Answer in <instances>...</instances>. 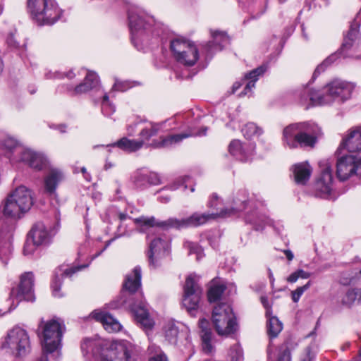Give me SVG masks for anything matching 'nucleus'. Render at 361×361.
I'll list each match as a JSON object with an SVG mask.
<instances>
[{"label": "nucleus", "instance_id": "nucleus-64", "mask_svg": "<svg viewBox=\"0 0 361 361\" xmlns=\"http://www.w3.org/2000/svg\"><path fill=\"white\" fill-rule=\"evenodd\" d=\"M358 355H359V357H360L359 361H361V347L360 348V350L358 351Z\"/></svg>", "mask_w": 361, "mask_h": 361}, {"label": "nucleus", "instance_id": "nucleus-34", "mask_svg": "<svg viewBox=\"0 0 361 361\" xmlns=\"http://www.w3.org/2000/svg\"><path fill=\"white\" fill-rule=\"evenodd\" d=\"M164 334L169 343L176 344L180 331L178 326L173 322H168L164 325Z\"/></svg>", "mask_w": 361, "mask_h": 361}, {"label": "nucleus", "instance_id": "nucleus-38", "mask_svg": "<svg viewBox=\"0 0 361 361\" xmlns=\"http://www.w3.org/2000/svg\"><path fill=\"white\" fill-rule=\"evenodd\" d=\"M361 300V288L348 290L342 299V302L346 305H352L355 300Z\"/></svg>", "mask_w": 361, "mask_h": 361}, {"label": "nucleus", "instance_id": "nucleus-5", "mask_svg": "<svg viewBox=\"0 0 361 361\" xmlns=\"http://www.w3.org/2000/svg\"><path fill=\"white\" fill-rule=\"evenodd\" d=\"M322 135L321 128L311 122H300L286 126L283 130V142L290 148L314 147Z\"/></svg>", "mask_w": 361, "mask_h": 361}, {"label": "nucleus", "instance_id": "nucleus-43", "mask_svg": "<svg viewBox=\"0 0 361 361\" xmlns=\"http://www.w3.org/2000/svg\"><path fill=\"white\" fill-rule=\"evenodd\" d=\"M311 276V273L304 271L303 269H298L292 273L288 278L287 281L289 283H295L299 278L306 279Z\"/></svg>", "mask_w": 361, "mask_h": 361}, {"label": "nucleus", "instance_id": "nucleus-14", "mask_svg": "<svg viewBox=\"0 0 361 361\" xmlns=\"http://www.w3.org/2000/svg\"><path fill=\"white\" fill-rule=\"evenodd\" d=\"M202 296V289L198 285L195 276H188L183 287L182 303L191 315L198 309Z\"/></svg>", "mask_w": 361, "mask_h": 361}, {"label": "nucleus", "instance_id": "nucleus-48", "mask_svg": "<svg viewBox=\"0 0 361 361\" xmlns=\"http://www.w3.org/2000/svg\"><path fill=\"white\" fill-rule=\"evenodd\" d=\"M188 249H189V253L190 254H196L197 255V259H200V257H202V249L201 247H200L197 244L193 243H188Z\"/></svg>", "mask_w": 361, "mask_h": 361}, {"label": "nucleus", "instance_id": "nucleus-37", "mask_svg": "<svg viewBox=\"0 0 361 361\" xmlns=\"http://www.w3.org/2000/svg\"><path fill=\"white\" fill-rule=\"evenodd\" d=\"M226 286L223 283H214L208 290V300L210 302L219 300L226 290Z\"/></svg>", "mask_w": 361, "mask_h": 361}, {"label": "nucleus", "instance_id": "nucleus-15", "mask_svg": "<svg viewBox=\"0 0 361 361\" xmlns=\"http://www.w3.org/2000/svg\"><path fill=\"white\" fill-rule=\"evenodd\" d=\"M56 233L55 227L52 228L42 221H38L32 226L28 237L35 245L46 246L52 241Z\"/></svg>", "mask_w": 361, "mask_h": 361}, {"label": "nucleus", "instance_id": "nucleus-29", "mask_svg": "<svg viewBox=\"0 0 361 361\" xmlns=\"http://www.w3.org/2000/svg\"><path fill=\"white\" fill-rule=\"evenodd\" d=\"M295 180L298 184L305 185L309 180L312 169L307 163H301L294 166Z\"/></svg>", "mask_w": 361, "mask_h": 361}, {"label": "nucleus", "instance_id": "nucleus-39", "mask_svg": "<svg viewBox=\"0 0 361 361\" xmlns=\"http://www.w3.org/2000/svg\"><path fill=\"white\" fill-rule=\"evenodd\" d=\"M244 137L251 138L255 136H259L262 134V130L257 126L254 123H248L242 129Z\"/></svg>", "mask_w": 361, "mask_h": 361}, {"label": "nucleus", "instance_id": "nucleus-8", "mask_svg": "<svg viewBox=\"0 0 361 361\" xmlns=\"http://www.w3.org/2000/svg\"><path fill=\"white\" fill-rule=\"evenodd\" d=\"M64 325L58 319H52L47 322L41 319L39 329L42 330V354L36 361H49L47 355L56 350L61 341Z\"/></svg>", "mask_w": 361, "mask_h": 361}, {"label": "nucleus", "instance_id": "nucleus-18", "mask_svg": "<svg viewBox=\"0 0 361 361\" xmlns=\"http://www.w3.org/2000/svg\"><path fill=\"white\" fill-rule=\"evenodd\" d=\"M207 130V127L202 128L200 131H190L180 134L170 135L166 137H161L160 140H154L152 146L156 148L169 147L180 142L183 139L191 136L205 135Z\"/></svg>", "mask_w": 361, "mask_h": 361}, {"label": "nucleus", "instance_id": "nucleus-62", "mask_svg": "<svg viewBox=\"0 0 361 361\" xmlns=\"http://www.w3.org/2000/svg\"><path fill=\"white\" fill-rule=\"evenodd\" d=\"M240 86V84L239 83H235L233 86V92H235V90H237Z\"/></svg>", "mask_w": 361, "mask_h": 361}, {"label": "nucleus", "instance_id": "nucleus-20", "mask_svg": "<svg viewBox=\"0 0 361 361\" xmlns=\"http://www.w3.org/2000/svg\"><path fill=\"white\" fill-rule=\"evenodd\" d=\"M255 145L250 142H242L239 140H233L228 146L230 154L235 159L245 161L252 155Z\"/></svg>", "mask_w": 361, "mask_h": 361}, {"label": "nucleus", "instance_id": "nucleus-50", "mask_svg": "<svg viewBox=\"0 0 361 361\" xmlns=\"http://www.w3.org/2000/svg\"><path fill=\"white\" fill-rule=\"evenodd\" d=\"M161 183L160 177L157 173L150 172L147 173V183L150 185H159Z\"/></svg>", "mask_w": 361, "mask_h": 361}, {"label": "nucleus", "instance_id": "nucleus-7", "mask_svg": "<svg viewBox=\"0 0 361 361\" xmlns=\"http://www.w3.org/2000/svg\"><path fill=\"white\" fill-rule=\"evenodd\" d=\"M3 145L8 150L7 157L12 161L23 162L37 171L47 166V159L42 154L25 147L12 137L6 138Z\"/></svg>", "mask_w": 361, "mask_h": 361}, {"label": "nucleus", "instance_id": "nucleus-52", "mask_svg": "<svg viewBox=\"0 0 361 361\" xmlns=\"http://www.w3.org/2000/svg\"><path fill=\"white\" fill-rule=\"evenodd\" d=\"M84 267H85V266L74 267L66 269L64 271H63V273L61 275L63 276H71L73 274H75V272L82 269Z\"/></svg>", "mask_w": 361, "mask_h": 361}, {"label": "nucleus", "instance_id": "nucleus-58", "mask_svg": "<svg viewBox=\"0 0 361 361\" xmlns=\"http://www.w3.org/2000/svg\"><path fill=\"white\" fill-rule=\"evenodd\" d=\"M261 301H262V303L263 304V305L267 308L268 307V299L265 297H262L261 298Z\"/></svg>", "mask_w": 361, "mask_h": 361}, {"label": "nucleus", "instance_id": "nucleus-59", "mask_svg": "<svg viewBox=\"0 0 361 361\" xmlns=\"http://www.w3.org/2000/svg\"><path fill=\"white\" fill-rule=\"evenodd\" d=\"M66 125H60L58 126V130L62 133L66 132Z\"/></svg>", "mask_w": 361, "mask_h": 361}, {"label": "nucleus", "instance_id": "nucleus-27", "mask_svg": "<svg viewBox=\"0 0 361 361\" xmlns=\"http://www.w3.org/2000/svg\"><path fill=\"white\" fill-rule=\"evenodd\" d=\"M192 44V42L182 37H177L172 39L170 43V49L174 59L176 61L183 59L181 57L183 52H184L185 50L191 51L190 47Z\"/></svg>", "mask_w": 361, "mask_h": 361}, {"label": "nucleus", "instance_id": "nucleus-57", "mask_svg": "<svg viewBox=\"0 0 361 361\" xmlns=\"http://www.w3.org/2000/svg\"><path fill=\"white\" fill-rule=\"evenodd\" d=\"M306 353H307V357L302 360V361H311L312 358L310 357L311 353V348L310 347H307L306 348Z\"/></svg>", "mask_w": 361, "mask_h": 361}, {"label": "nucleus", "instance_id": "nucleus-19", "mask_svg": "<svg viewBox=\"0 0 361 361\" xmlns=\"http://www.w3.org/2000/svg\"><path fill=\"white\" fill-rule=\"evenodd\" d=\"M130 307L136 321L143 328L150 329L153 327L154 322L149 316L147 305L145 300L134 302Z\"/></svg>", "mask_w": 361, "mask_h": 361}, {"label": "nucleus", "instance_id": "nucleus-40", "mask_svg": "<svg viewBox=\"0 0 361 361\" xmlns=\"http://www.w3.org/2000/svg\"><path fill=\"white\" fill-rule=\"evenodd\" d=\"M291 350L288 342L283 343L279 348L276 361H291Z\"/></svg>", "mask_w": 361, "mask_h": 361}, {"label": "nucleus", "instance_id": "nucleus-47", "mask_svg": "<svg viewBox=\"0 0 361 361\" xmlns=\"http://www.w3.org/2000/svg\"><path fill=\"white\" fill-rule=\"evenodd\" d=\"M134 182L139 187L145 185L147 183V173L137 171L134 176Z\"/></svg>", "mask_w": 361, "mask_h": 361}, {"label": "nucleus", "instance_id": "nucleus-55", "mask_svg": "<svg viewBox=\"0 0 361 361\" xmlns=\"http://www.w3.org/2000/svg\"><path fill=\"white\" fill-rule=\"evenodd\" d=\"M7 43L11 47H17L16 42H15L13 36H11L10 37L8 38Z\"/></svg>", "mask_w": 361, "mask_h": 361}, {"label": "nucleus", "instance_id": "nucleus-21", "mask_svg": "<svg viewBox=\"0 0 361 361\" xmlns=\"http://www.w3.org/2000/svg\"><path fill=\"white\" fill-rule=\"evenodd\" d=\"M92 317L102 324L104 328L109 332H118L121 329V324L110 314L101 310H94Z\"/></svg>", "mask_w": 361, "mask_h": 361}, {"label": "nucleus", "instance_id": "nucleus-10", "mask_svg": "<svg viewBox=\"0 0 361 361\" xmlns=\"http://www.w3.org/2000/svg\"><path fill=\"white\" fill-rule=\"evenodd\" d=\"M33 204L31 191L24 185H20L12 191L4 204V214L11 218H20L31 208Z\"/></svg>", "mask_w": 361, "mask_h": 361}, {"label": "nucleus", "instance_id": "nucleus-17", "mask_svg": "<svg viewBox=\"0 0 361 361\" xmlns=\"http://www.w3.org/2000/svg\"><path fill=\"white\" fill-rule=\"evenodd\" d=\"M322 174L315 184L316 190L319 195L322 197H327L331 191L332 173L331 166L328 160H323L319 162Z\"/></svg>", "mask_w": 361, "mask_h": 361}, {"label": "nucleus", "instance_id": "nucleus-13", "mask_svg": "<svg viewBox=\"0 0 361 361\" xmlns=\"http://www.w3.org/2000/svg\"><path fill=\"white\" fill-rule=\"evenodd\" d=\"M3 349H8L16 356L20 357L30 350V338L27 331L20 327L11 329L2 344Z\"/></svg>", "mask_w": 361, "mask_h": 361}, {"label": "nucleus", "instance_id": "nucleus-4", "mask_svg": "<svg viewBox=\"0 0 361 361\" xmlns=\"http://www.w3.org/2000/svg\"><path fill=\"white\" fill-rule=\"evenodd\" d=\"M353 90V85L351 83L336 79L324 87L322 93L307 87L302 99H309L312 105L329 104L334 101L343 102L350 97Z\"/></svg>", "mask_w": 361, "mask_h": 361}, {"label": "nucleus", "instance_id": "nucleus-16", "mask_svg": "<svg viewBox=\"0 0 361 361\" xmlns=\"http://www.w3.org/2000/svg\"><path fill=\"white\" fill-rule=\"evenodd\" d=\"M359 25L355 23L350 25V30L344 37L343 42L338 54L344 58L354 57L358 52Z\"/></svg>", "mask_w": 361, "mask_h": 361}, {"label": "nucleus", "instance_id": "nucleus-30", "mask_svg": "<svg viewBox=\"0 0 361 361\" xmlns=\"http://www.w3.org/2000/svg\"><path fill=\"white\" fill-rule=\"evenodd\" d=\"M245 221L252 224L257 231L262 230L266 224L272 223V221L268 219L265 215L256 211L247 214L245 216Z\"/></svg>", "mask_w": 361, "mask_h": 361}, {"label": "nucleus", "instance_id": "nucleus-63", "mask_svg": "<svg viewBox=\"0 0 361 361\" xmlns=\"http://www.w3.org/2000/svg\"><path fill=\"white\" fill-rule=\"evenodd\" d=\"M74 76H75V74H73L72 71L68 73L66 75V77H68V78H74Z\"/></svg>", "mask_w": 361, "mask_h": 361}, {"label": "nucleus", "instance_id": "nucleus-42", "mask_svg": "<svg viewBox=\"0 0 361 361\" xmlns=\"http://www.w3.org/2000/svg\"><path fill=\"white\" fill-rule=\"evenodd\" d=\"M102 111L103 114L107 116L115 111V106L111 104L109 99V95L106 93L102 95Z\"/></svg>", "mask_w": 361, "mask_h": 361}, {"label": "nucleus", "instance_id": "nucleus-25", "mask_svg": "<svg viewBox=\"0 0 361 361\" xmlns=\"http://www.w3.org/2000/svg\"><path fill=\"white\" fill-rule=\"evenodd\" d=\"M141 268L135 267L130 274L126 275L123 289L130 293L137 291L141 286Z\"/></svg>", "mask_w": 361, "mask_h": 361}, {"label": "nucleus", "instance_id": "nucleus-45", "mask_svg": "<svg viewBox=\"0 0 361 361\" xmlns=\"http://www.w3.org/2000/svg\"><path fill=\"white\" fill-rule=\"evenodd\" d=\"M230 361H241L243 357L242 350L238 345L231 348L229 351Z\"/></svg>", "mask_w": 361, "mask_h": 361}, {"label": "nucleus", "instance_id": "nucleus-61", "mask_svg": "<svg viewBox=\"0 0 361 361\" xmlns=\"http://www.w3.org/2000/svg\"><path fill=\"white\" fill-rule=\"evenodd\" d=\"M127 218V214L124 213H120L119 214V219L121 221L125 220Z\"/></svg>", "mask_w": 361, "mask_h": 361}, {"label": "nucleus", "instance_id": "nucleus-44", "mask_svg": "<svg viewBox=\"0 0 361 361\" xmlns=\"http://www.w3.org/2000/svg\"><path fill=\"white\" fill-rule=\"evenodd\" d=\"M311 286V281H308L302 286L298 287L295 290L291 292V298L294 302H298L301 295L306 291Z\"/></svg>", "mask_w": 361, "mask_h": 361}, {"label": "nucleus", "instance_id": "nucleus-36", "mask_svg": "<svg viewBox=\"0 0 361 361\" xmlns=\"http://www.w3.org/2000/svg\"><path fill=\"white\" fill-rule=\"evenodd\" d=\"M161 128L159 123L149 122L140 133V136L143 142L149 140L152 137L156 135Z\"/></svg>", "mask_w": 361, "mask_h": 361}, {"label": "nucleus", "instance_id": "nucleus-28", "mask_svg": "<svg viewBox=\"0 0 361 361\" xmlns=\"http://www.w3.org/2000/svg\"><path fill=\"white\" fill-rule=\"evenodd\" d=\"M63 179L62 173L56 169L51 170L44 178V188L47 193L54 194L59 182Z\"/></svg>", "mask_w": 361, "mask_h": 361}, {"label": "nucleus", "instance_id": "nucleus-12", "mask_svg": "<svg viewBox=\"0 0 361 361\" xmlns=\"http://www.w3.org/2000/svg\"><path fill=\"white\" fill-rule=\"evenodd\" d=\"M34 276L32 272H27L20 276L18 287L11 289L7 300L9 305L8 312L15 309L21 300L34 301Z\"/></svg>", "mask_w": 361, "mask_h": 361}, {"label": "nucleus", "instance_id": "nucleus-3", "mask_svg": "<svg viewBox=\"0 0 361 361\" xmlns=\"http://www.w3.org/2000/svg\"><path fill=\"white\" fill-rule=\"evenodd\" d=\"M81 349L91 353L98 361H141L132 355L131 346L123 343L86 338L81 344Z\"/></svg>", "mask_w": 361, "mask_h": 361}, {"label": "nucleus", "instance_id": "nucleus-1", "mask_svg": "<svg viewBox=\"0 0 361 361\" xmlns=\"http://www.w3.org/2000/svg\"><path fill=\"white\" fill-rule=\"evenodd\" d=\"M247 192L243 190L239 191L233 199V207L231 209H221L212 214H199L194 213L190 216L185 219L170 218L166 221H157L154 216L145 217L140 216L135 219V224L141 226L153 227L158 226L164 229L176 228L180 229L190 226H198L207 222L209 219L219 217H228L235 215L239 212L243 211L247 207Z\"/></svg>", "mask_w": 361, "mask_h": 361}, {"label": "nucleus", "instance_id": "nucleus-56", "mask_svg": "<svg viewBox=\"0 0 361 361\" xmlns=\"http://www.w3.org/2000/svg\"><path fill=\"white\" fill-rule=\"evenodd\" d=\"M284 253L289 261H291L293 259V254L290 250H285Z\"/></svg>", "mask_w": 361, "mask_h": 361}, {"label": "nucleus", "instance_id": "nucleus-54", "mask_svg": "<svg viewBox=\"0 0 361 361\" xmlns=\"http://www.w3.org/2000/svg\"><path fill=\"white\" fill-rule=\"evenodd\" d=\"M218 199H219L218 196L214 194L208 203V206L211 208H214V209H216V210H218L219 209V208L217 207Z\"/></svg>", "mask_w": 361, "mask_h": 361}, {"label": "nucleus", "instance_id": "nucleus-49", "mask_svg": "<svg viewBox=\"0 0 361 361\" xmlns=\"http://www.w3.org/2000/svg\"><path fill=\"white\" fill-rule=\"evenodd\" d=\"M149 361H169L166 355L161 351L159 348H157V350L155 354L152 356Z\"/></svg>", "mask_w": 361, "mask_h": 361}, {"label": "nucleus", "instance_id": "nucleus-31", "mask_svg": "<svg viewBox=\"0 0 361 361\" xmlns=\"http://www.w3.org/2000/svg\"><path fill=\"white\" fill-rule=\"evenodd\" d=\"M118 147V148L128 152H135L143 146V140H130L127 137H123L116 142L107 145L106 147Z\"/></svg>", "mask_w": 361, "mask_h": 361}, {"label": "nucleus", "instance_id": "nucleus-33", "mask_svg": "<svg viewBox=\"0 0 361 361\" xmlns=\"http://www.w3.org/2000/svg\"><path fill=\"white\" fill-rule=\"evenodd\" d=\"M190 50H191V51L185 50L181 55L183 59L177 60V61L184 66H192L197 62L199 58V54L194 44L190 47Z\"/></svg>", "mask_w": 361, "mask_h": 361}, {"label": "nucleus", "instance_id": "nucleus-53", "mask_svg": "<svg viewBox=\"0 0 361 361\" xmlns=\"http://www.w3.org/2000/svg\"><path fill=\"white\" fill-rule=\"evenodd\" d=\"M128 88V86L125 82L116 80L112 90L123 92V91L126 90Z\"/></svg>", "mask_w": 361, "mask_h": 361}, {"label": "nucleus", "instance_id": "nucleus-41", "mask_svg": "<svg viewBox=\"0 0 361 361\" xmlns=\"http://www.w3.org/2000/svg\"><path fill=\"white\" fill-rule=\"evenodd\" d=\"M338 53L333 54L326 58L319 66L315 69L312 78L314 79L320 73L324 71L325 68L334 63L338 58Z\"/></svg>", "mask_w": 361, "mask_h": 361}, {"label": "nucleus", "instance_id": "nucleus-46", "mask_svg": "<svg viewBox=\"0 0 361 361\" xmlns=\"http://www.w3.org/2000/svg\"><path fill=\"white\" fill-rule=\"evenodd\" d=\"M39 245H35L32 240L28 237L27 240L26 241L24 247H23V254L24 255H31L34 253L36 248Z\"/></svg>", "mask_w": 361, "mask_h": 361}, {"label": "nucleus", "instance_id": "nucleus-26", "mask_svg": "<svg viewBox=\"0 0 361 361\" xmlns=\"http://www.w3.org/2000/svg\"><path fill=\"white\" fill-rule=\"evenodd\" d=\"M208 321L202 319L200 321L199 325L201 329L200 337L202 339V350L207 353H211L213 351V346L211 343L212 333L208 328Z\"/></svg>", "mask_w": 361, "mask_h": 361}, {"label": "nucleus", "instance_id": "nucleus-22", "mask_svg": "<svg viewBox=\"0 0 361 361\" xmlns=\"http://www.w3.org/2000/svg\"><path fill=\"white\" fill-rule=\"evenodd\" d=\"M99 79L97 74L93 71H88L85 78L84 82L77 85L74 89L69 90L73 96L85 93L91 90L98 87Z\"/></svg>", "mask_w": 361, "mask_h": 361}, {"label": "nucleus", "instance_id": "nucleus-6", "mask_svg": "<svg viewBox=\"0 0 361 361\" xmlns=\"http://www.w3.org/2000/svg\"><path fill=\"white\" fill-rule=\"evenodd\" d=\"M128 25L132 42L138 49L142 48L137 43L140 37L148 36L149 32L159 36L164 30L162 24L157 23L153 17L144 16L135 8L128 11Z\"/></svg>", "mask_w": 361, "mask_h": 361}, {"label": "nucleus", "instance_id": "nucleus-24", "mask_svg": "<svg viewBox=\"0 0 361 361\" xmlns=\"http://www.w3.org/2000/svg\"><path fill=\"white\" fill-rule=\"evenodd\" d=\"M212 41L206 44L208 54H212L214 51H221L223 47L230 43L228 36L224 32L214 31L211 32Z\"/></svg>", "mask_w": 361, "mask_h": 361}, {"label": "nucleus", "instance_id": "nucleus-51", "mask_svg": "<svg viewBox=\"0 0 361 361\" xmlns=\"http://www.w3.org/2000/svg\"><path fill=\"white\" fill-rule=\"evenodd\" d=\"M61 281L59 279H56L51 284V288L53 290V295L55 297H61V295L59 293V290L61 289Z\"/></svg>", "mask_w": 361, "mask_h": 361}, {"label": "nucleus", "instance_id": "nucleus-35", "mask_svg": "<svg viewBox=\"0 0 361 361\" xmlns=\"http://www.w3.org/2000/svg\"><path fill=\"white\" fill-rule=\"evenodd\" d=\"M267 329L269 336L271 338H276L282 331L283 324L276 317H270L268 319Z\"/></svg>", "mask_w": 361, "mask_h": 361}, {"label": "nucleus", "instance_id": "nucleus-32", "mask_svg": "<svg viewBox=\"0 0 361 361\" xmlns=\"http://www.w3.org/2000/svg\"><path fill=\"white\" fill-rule=\"evenodd\" d=\"M267 70V66L263 64L257 68L253 69L245 75V78L250 80L246 85L242 94H246L248 91H251L255 87V82L258 80L259 76L263 75Z\"/></svg>", "mask_w": 361, "mask_h": 361}, {"label": "nucleus", "instance_id": "nucleus-23", "mask_svg": "<svg viewBox=\"0 0 361 361\" xmlns=\"http://www.w3.org/2000/svg\"><path fill=\"white\" fill-rule=\"evenodd\" d=\"M169 247L168 243L160 238L153 240L149 245V251L148 255L149 265L156 267L157 258L163 257Z\"/></svg>", "mask_w": 361, "mask_h": 361}, {"label": "nucleus", "instance_id": "nucleus-2", "mask_svg": "<svg viewBox=\"0 0 361 361\" xmlns=\"http://www.w3.org/2000/svg\"><path fill=\"white\" fill-rule=\"evenodd\" d=\"M343 149H346L349 154L338 157V178L343 181L353 175L361 177V127L349 130L343 138L336 154H340Z\"/></svg>", "mask_w": 361, "mask_h": 361}, {"label": "nucleus", "instance_id": "nucleus-11", "mask_svg": "<svg viewBox=\"0 0 361 361\" xmlns=\"http://www.w3.org/2000/svg\"><path fill=\"white\" fill-rule=\"evenodd\" d=\"M212 321L220 336H228L238 329L235 316L228 303H220L214 307Z\"/></svg>", "mask_w": 361, "mask_h": 361}, {"label": "nucleus", "instance_id": "nucleus-60", "mask_svg": "<svg viewBox=\"0 0 361 361\" xmlns=\"http://www.w3.org/2000/svg\"><path fill=\"white\" fill-rule=\"evenodd\" d=\"M269 276L271 283H273L274 281V278L273 274L270 269H269Z\"/></svg>", "mask_w": 361, "mask_h": 361}, {"label": "nucleus", "instance_id": "nucleus-9", "mask_svg": "<svg viewBox=\"0 0 361 361\" xmlns=\"http://www.w3.org/2000/svg\"><path fill=\"white\" fill-rule=\"evenodd\" d=\"M27 8L32 19L39 25H53L62 14L55 0H27Z\"/></svg>", "mask_w": 361, "mask_h": 361}]
</instances>
